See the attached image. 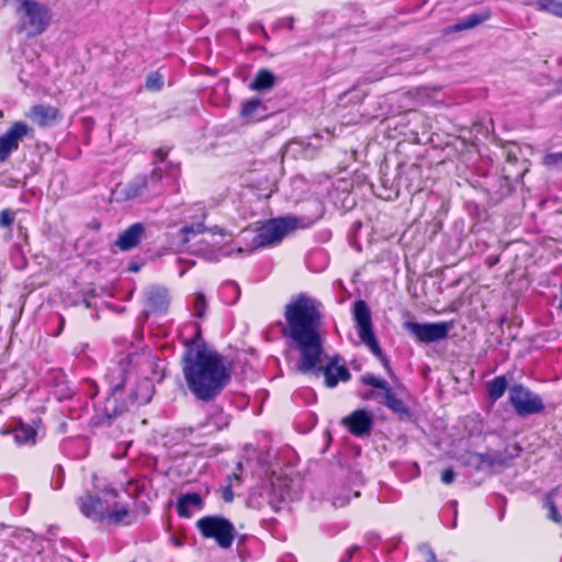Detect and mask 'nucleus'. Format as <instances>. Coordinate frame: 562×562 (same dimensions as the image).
Segmentation results:
<instances>
[{"instance_id":"1","label":"nucleus","mask_w":562,"mask_h":562,"mask_svg":"<svg viewBox=\"0 0 562 562\" xmlns=\"http://www.w3.org/2000/svg\"><path fill=\"white\" fill-rule=\"evenodd\" d=\"M284 317L288 324L284 334L295 342L301 355L299 370L303 373L313 371L322 356L321 303L311 296L299 295L285 306Z\"/></svg>"},{"instance_id":"2","label":"nucleus","mask_w":562,"mask_h":562,"mask_svg":"<svg viewBox=\"0 0 562 562\" xmlns=\"http://www.w3.org/2000/svg\"><path fill=\"white\" fill-rule=\"evenodd\" d=\"M182 373L190 392L198 400L210 401L228 384L232 369L217 351L192 341L183 356Z\"/></svg>"},{"instance_id":"3","label":"nucleus","mask_w":562,"mask_h":562,"mask_svg":"<svg viewBox=\"0 0 562 562\" xmlns=\"http://www.w3.org/2000/svg\"><path fill=\"white\" fill-rule=\"evenodd\" d=\"M77 505L83 516L94 521H108L115 525H128L133 521V514L128 506L119 499V494L111 487L95 494L85 493L78 497Z\"/></svg>"},{"instance_id":"4","label":"nucleus","mask_w":562,"mask_h":562,"mask_svg":"<svg viewBox=\"0 0 562 562\" xmlns=\"http://www.w3.org/2000/svg\"><path fill=\"white\" fill-rule=\"evenodd\" d=\"M297 227V221L294 217H280L268 221L254 234L251 231H244V239L251 237L250 248H239V252H250L252 249L267 247L280 243L283 237Z\"/></svg>"},{"instance_id":"5","label":"nucleus","mask_w":562,"mask_h":562,"mask_svg":"<svg viewBox=\"0 0 562 562\" xmlns=\"http://www.w3.org/2000/svg\"><path fill=\"white\" fill-rule=\"evenodd\" d=\"M16 12L21 29L31 36L43 33L52 20L48 9L33 0H20Z\"/></svg>"},{"instance_id":"6","label":"nucleus","mask_w":562,"mask_h":562,"mask_svg":"<svg viewBox=\"0 0 562 562\" xmlns=\"http://www.w3.org/2000/svg\"><path fill=\"white\" fill-rule=\"evenodd\" d=\"M353 318L356 322L359 338L369 350L381 360L383 367L389 371L390 363L383 355L380 345L372 330L371 312L364 301H357L353 305Z\"/></svg>"},{"instance_id":"7","label":"nucleus","mask_w":562,"mask_h":562,"mask_svg":"<svg viewBox=\"0 0 562 562\" xmlns=\"http://www.w3.org/2000/svg\"><path fill=\"white\" fill-rule=\"evenodd\" d=\"M196 528L204 538L214 539L222 549H229L236 536L234 525L221 516H206L196 521Z\"/></svg>"},{"instance_id":"8","label":"nucleus","mask_w":562,"mask_h":562,"mask_svg":"<svg viewBox=\"0 0 562 562\" xmlns=\"http://www.w3.org/2000/svg\"><path fill=\"white\" fill-rule=\"evenodd\" d=\"M162 180L160 168H155L149 176H138L133 179L125 188V196L135 199L149 196L161 192L159 183Z\"/></svg>"},{"instance_id":"9","label":"nucleus","mask_w":562,"mask_h":562,"mask_svg":"<svg viewBox=\"0 0 562 562\" xmlns=\"http://www.w3.org/2000/svg\"><path fill=\"white\" fill-rule=\"evenodd\" d=\"M404 328L415 337L416 341L429 344L445 339L451 326L443 322L426 324L406 322Z\"/></svg>"},{"instance_id":"10","label":"nucleus","mask_w":562,"mask_h":562,"mask_svg":"<svg viewBox=\"0 0 562 562\" xmlns=\"http://www.w3.org/2000/svg\"><path fill=\"white\" fill-rule=\"evenodd\" d=\"M509 401L519 415H531L543 409L541 398L521 385H515L509 391Z\"/></svg>"},{"instance_id":"11","label":"nucleus","mask_w":562,"mask_h":562,"mask_svg":"<svg viewBox=\"0 0 562 562\" xmlns=\"http://www.w3.org/2000/svg\"><path fill=\"white\" fill-rule=\"evenodd\" d=\"M31 128L26 123L19 121L13 123L10 128L0 136V161H5L12 151H15L24 137L29 135Z\"/></svg>"},{"instance_id":"12","label":"nucleus","mask_w":562,"mask_h":562,"mask_svg":"<svg viewBox=\"0 0 562 562\" xmlns=\"http://www.w3.org/2000/svg\"><path fill=\"white\" fill-rule=\"evenodd\" d=\"M342 424L355 436H363L368 434L372 427V417L363 409H358L346 416Z\"/></svg>"},{"instance_id":"13","label":"nucleus","mask_w":562,"mask_h":562,"mask_svg":"<svg viewBox=\"0 0 562 562\" xmlns=\"http://www.w3.org/2000/svg\"><path fill=\"white\" fill-rule=\"evenodd\" d=\"M323 373L328 387H334L339 381L346 382L350 379L349 370L344 364H339L338 359H333L327 363L323 369Z\"/></svg>"},{"instance_id":"14","label":"nucleus","mask_w":562,"mask_h":562,"mask_svg":"<svg viewBox=\"0 0 562 562\" xmlns=\"http://www.w3.org/2000/svg\"><path fill=\"white\" fill-rule=\"evenodd\" d=\"M147 306L153 313H162L167 311L170 299L168 291L164 288L153 286L146 293Z\"/></svg>"},{"instance_id":"15","label":"nucleus","mask_w":562,"mask_h":562,"mask_svg":"<svg viewBox=\"0 0 562 562\" xmlns=\"http://www.w3.org/2000/svg\"><path fill=\"white\" fill-rule=\"evenodd\" d=\"M266 106L258 98L245 100L241 103L240 117L247 123L260 121L266 117Z\"/></svg>"},{"instance_id":"16","label":"nucleus","mask_w":562,"mask_h":562,"mask_svg":"<svg viewBox=\"0 0 562 562\" xmlns=\"http://www.w3.org/2000/svg\"><path fill=\"white\" fill-rule=\"evenodd\" d=\"M27 116L40 126H49L59 119V111L49 105H35L31 108Z\"/></svg>"},{"instance_id":"17","label":"nucleus","mask_w":562,"mask_h":562,"mask_svg":"<svg viewBox=\"0 0 562 562\" xmlns=\"http://www.w3.org/2000/svg\"><path fill=\"white\" fill-rule=\"evenodd\" d=\"M143 233L144 226L140 223L133 224L119 236L116 245L122 250H130L139 243Z\"/></svg>"},{"instance_id":"18","label":"nucleus","mask_w":562,"mask_h":562,"mask_svg":"<svg viewBox=\"0 0 562 562\" xmlns=\"http://www.w3.org/2000/svg\"><path fill=\"white\" fill-rule=\"evenodd\" d=\"M202 508V498L198 493L182 495L177 504L178 514L181 517L190 518L195 512Z\"/></svg>"},{"instance_id":"19","label":"nucleus","mask_w":562,"mask_h":562,"mask_svg":"<svg viewBox=\"0 0 562 562\" xmlns=\"http://www.w3.org/2000/svg\"><path fill=\"white\" fill-rule=\"evenodd\" d=\"M384 404L395 414L406 417L409 415V409L406 404L397 397L395 392L390 387L384 394Z\"/></svg>"},{"instance_id":"20","label":"nucleus","mask_w":562,"mask_h":562,"mask_svg":"<svg viewBox=\"0 0 562 562\" xmlns=\"http://www.w3.org/2000/svg\"><path fill=\"white\" fill-rule=\"evenodd\" d=\"M273 85V74L267 69H261L257 72L255 79L250 83V89L255 91H262L272 88Z\"/></svg>"},{"instance_id":"21","label":"nucleus","mask_w":562,"mask_h":562,"mask_svg":"<svg viewBox=\"0 0 562 562\" xmlns=\"http://www.w3.org/2000/svg\"><path fill=\"white\" fill-rule=\"evenodd\" d=\"M13 436L18 443H34L36 430L32 426L20 424L14 428Z\"/></svg>"},{"instance_id":"22","label":"nucleus","mask_w":562,"mask_h":562,"mask_svg":"<svg viewBox=\"0 0 562 562\" xmlns=\"http://www.w3.org/2000/svg\"><path fill=\"white\" fill-rule=\"evenodd\" d=\"M507 389V381L504 376H497L487 384V392L492 400L496 401L503 396Z\"/></svg>"},{"instance_id":"23","label":"nucleus","mask_w":562,"mask_h":562,"mask_svg":"<svg viewBox=\"0 0 562 562\" xmlns=\"http://www.w3.org/2000/svg\"><path fill=\"white\" fill-rule=\"evenodd\" d=\"M536 5L541 11L562 18V0H539Z\"/></svg>"},{"instance_id":"24","label":"nucleus","mask_w":562,"mask_h":562,"mask_svg":"<svg viewBox=\"0 0 562 562\" xmlns=\"http://www.w3.org/2000/svg\"><path fill=\"white\" fill-rule=\"evenodd\" d=\"M149 356L145 352L142 353H133L128 355L124 361H121L119 364V369L123 372L126 370V364H134L135 367H139L144 363V361L148 360Z\"/></svg>"},{"instance_id":"25","label":"nucleus","mask_w":562,"mask_h":562,"mask_svg":"<svg viewBox=\"0 0 562 562\" xmlns=\"http://www.w3.org/2000/svg\"><path fill=\"white\" fill-rule=\"evenodd\" d=\"M204 225L202 222L194 223L190 226H184L181 229V233L183 235V241L189 243L190 239L199 234L204 233Z\"/></svg>"},{"instance_id":"26","label":"nucleus","mask_w":562,"mask_h":562,"mask_svg":"<svg viewBox=\"0 0 562 562\" xmlns=\"http://www.w3.org/2000/svg\"><path fill=\"white\" fill-rule=\"evenodd\" d=\"M486 20L485 15L472 14L454 26L456 31L467 30L476 26Z\"/></svg>"},{"instance_id":"27","label":"nucleus","mask_w":562,"mask_h":562,"mask_svg":"<svg viewBox=\"0 0 562 562\" xmlns=\"http://www.w3.org/2000/svg\"><path fill=\"white\" fill-rule=\"evenodd\" d=\"M361 380L364 384L381 389L384 392H386L387 389H390L389 383L384 379L375 376L373 374L362 375Z\"/></svg>"},{"instance_id":"28","label":"nucleus","mask_w":562,"mask_h":562,"mask_svg":"<svg viewBox=\"0 0 562 562\" xmlns=\"http://www.w3.org/2000/svg\"><path fill=\"white\" fill-rule=\"evenodd\" d=\"M554 495H555V492H552L548 495V497L546 499V506L549 508V512H550L549 518L559 524L562 520V516L559 514V512L557 509V504L553 499Z\"/></svg>"},{"instance_id":"29","label":"nucleus","mask_w":562,"mask_h":562,"mask_svg":"<svg viewBox=\"0 0 562 562\" xmlns=\"http://www.w3.org/2000/svg\"><path fill=\"white\" fill-rule=\"evenodd\" d=\"M206 300L203 294L198 293L194 296L193 310L196 317H203L206 311Z\"/></svg>"},{"instance_id":"30","label":"nucleus","mask_w":562,"mask_h":562,"mask_svg":"<svg viewBox=\"0 0 562 562\" xmlns=\"http://www.w3.org/2000/svg\"><path fill=\"white\" fill-rule=\"evenodd\" d=\"M543 164L551 168H562V153H552L543 157Z\"/></svg>"},{"instance_id":"31","label":"nucleus","mask_w":562,"mask_h":562,"mask_svg":"<svg viewBox=\"0 0 562 562\" xmlns=\"http://www.w3.org/2000/svg\"><path fill=\"white\" fill-rule=\"evenodd\" d=\"M280 490V499L283 502L292 501L291 492L288 487L286 482L279 480L278 483H273V490Z\"/></svg>"},{"instance_id":"32","label":"nucleus","mask_w":562,"mask_h":562,"mask_svg":"<svg viewBox=\"0 0 562 562\" xmlns=\"http://www.w3.org/2000/svg\"><path fill=\"white\" fill-rule=\"evenodd\" d=\"M164 85V79L159 74H151L146 81V87L153 90H159Z\"/></svg>"},{"instance_id":"33","label":"nucleus","mask_w":562,"mask_h":562,"mask_svg":"<svg viewBox=\"0 0 562 562\" xmlns=\"http://www.w3.org/2000/svg\"><path fill=\"white\" fill-rule=\"evenodd\" d=\"M15 213L11 210H3L0 213V226L10 227L14 222Z\"/></svg>"},{"instance_id":"34","label":"nucleus","mask_w":562,"mask_h":562,"mask_svg":"<svg viewBox=\"0 0 562 562\" xmlns=\"http://www.w3.org/2000/svg\"><path fill=\"white\" fill-rule=\"evenodd\" d=\"M497 464H498V462L496 460L492 459V457L490 454H485V456H481V462H480L479 467L481 469L495 468Z\"/></svg>"},{"instance_id":"35","label":"nucleus","mask_w":562,"mask_h":562,"mask_svg":"<svg viewBox=\"0 0 562 562\" xmlns=\"http://www.w3.org/2000/svg\"><path fill=\"white\" fill-rule=\"evenodd\" d=\"M214 429L218 430L228 425V417L218 412L217 419L213 420Z\"/></svg>"},{"instance_id":"36","label":"nucleus","mask_w":562,"mask_h":562,"mask_svg":"<svg viewBox=\"0 0 562 562\" xmlns=\"http://www.w3.org/2000/svg\"><path fill=\"white\" fill-rule=\"evenodd\" d=\"M454 480V472L452 469H447L442 472L441 474V481L445 483V484H450L452 483Z\"/></svg>"},{"instance_id":"37","label":"nucleus","mask_w":562,"mask_h":562,"mask_svg":"<svg viewBox=\"0 0 562 562\" xmlns=\"http://www.w3.org/2000/svg\"><path fill=\"white\" fill-rule=\"evenodd\" d=\"M349 502L348 498H341L339 496H336L333 501V504L335 507H342Z\"/></svg>"},{"instance_id":"38","label":"nucleus","mask_w":562,"mask_h":562,"mask_svg":"<svg viewBox=\"0 0 562 562\" xmlns=\"http://www.w3.org/2000/svg\"><path fill=\"white\" fill-rule=\"evenodd\" d=\"M224 499L226 502H231L233 499V493L231 490H226L225 493H224Z\"/></svg>"},{"instance_id":"39","label":"nucleus","mask_w":562,"mask_h":562,"mask_svg":"<svg viewBox=\"0 0 562 562\" xmlns=\"http://www.w3.org/2000/svg\"><path fill=\"white\" fill-rule=\"evenodd\" d=\"M435 554L431 551H427V562H434Z\"/></svg>"},{"instance_id":"40","label":"nucleus","mask_w":562,"mask_h":562,"mask_svg":"<svg viewBox=\"0 0 562 562\" xmlns=\"http://www.w3.org/2000/svg\"><path fill=\"white\" fill-rule=\"evenodd\" d=\"M357 550V547L350 548L346 553V559H350L352 555V552Z\"/></svg>"},{"instance_id":"41","label":"nucleus","mask_w":562,"mask_h":562,"mask_svg":"<svg viewBox=\"0 0 562 562\" xmlns=\"http://www.w3.org/2000/svg\"><path fill=\"white\" fill-rule=\"evenodd\" d=\"M124 381H125V378H124V376H122L121 381H120V382H117V383H115L114 387H115V389H119V387L123 386Z\"/></svg>"},{"instance_id":"42","label":"nucleus","mask_w":562,"mask_h":562,"mask_svg":"<svg viewBox=\"0 0 562 562\" xmlns=\"http://www.w3.org/2000/svg\"><path fill=\"white\" fill-rule=\"evenodd\" d=\"M199 212H200V217L204 218L205 214H204L203 207L199 206Z\"/></svg>"},{"instance_id":"43","label":"nucleus","mask_w":562,"mask_h":562,"mask_svg":"<svg viewBox=\"0 0 562 562\" xmlns=\"http://www.w3.org/2000/svg\"><path fill=\"white\" fill-rule=\"evenodd\" d=\"M227 289L236 290V286H235V284H229V285H227Z\"/></svg>"},{"instance_id":"44","label":"nucleus","mask_w":562,"mask_h":562,"mask_svg":"<svg viewBox=\"0 0 562 562\" xmlns=\"http://www.w3.org/2000/svg\"><path fill=\"white\" fill-rule=\"evenodd\" d=\"M175 544H176V546H178V547H180L182 543H181V541H180V540H175Z\"/></svg>"},{"instance_id":"45","label":"nucleus","mask_w":562,"mask_h":562,"mask_svg":"<svg viewBox=\"0 0 562 562\" xmlns=\"http://www.w3.org/2000/svg\"><path fill=\"white\" fill-rule=\"evenodd\" d=\"M157 154L161 156V159L164 158L162 150H158Z\"/></svg>"}]
</instances>
